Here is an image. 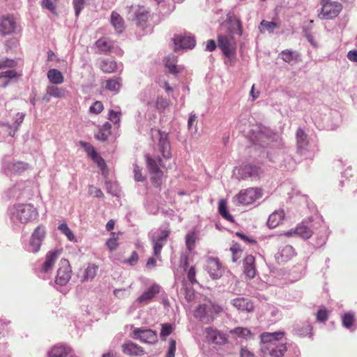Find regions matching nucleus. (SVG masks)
<instances>
[{
    "mask_svg": "<svg viewBox=\"0 0 357 357\" xmlns=\"http://www.w3.org/2000/svg\"><path fill=\"white\" fill-rule=\"evenodd\" d=\"M284 337V333H264L260 335L261 346L260 350L263 357H282L286 351L287 347L284 344L280 342Z\"/></svg>",
    "mask_w": 357,
    "mask_h": 357,
    "instance_id": "f257e3e1",
    "label": "nucleus"
},
{
    "mask_svg": "<svg viewBox=\"0 0 357 357\" xmlns=\"http://www.w3.org/2000/svg\"><path fill=\"white\" fill-rule=\"evenodd\" d=\"M10 218L13 222L28 224L37 219V209L30 204H19L14 205L10 210Z\"/></svg>",
    "mask_w": 357,
    "mask_h": 357,
    "instance_id": "f03ea898",
    "label": "nucleus"
},
{
    "mask_svg": "<svg viewBox=\"0 0 357 357\" xmlns=\"http://www.w3.org/2000/svg\"><path fill=\"white\" fill-rule=\"evenodd\" d=\"M170 158H146L148 169L151 175L152 183L158 187L162 183L163 172L162 168H165Z\"/></svg>",
    "mask_w": 357,
    "mask_h": 357,
    "instance_id": "7ed1b4c3",
    "label": "nucleus"
},
{
    "mask_svg": "<svg viewBox=\"0 0 357 357\" xmlns=\"http://www.w3.org/2000/svg\"><path fill=\"white\" fill-rule=\"evenodd\" d=\"M321 8L318 17L321 20H333L342 10V4L337 1L320 0Z\"/></svg>",
    "mask_w": 357,
    "mask_h": 357,
    "instance_id": "20e7f679",
    "label": "nucleus"
},
{
    "mask_svg": "<svg viewBox=\"0 0 357 357\" xmlns=\"http://www.w3.org/2000/svg\"><path fill=\"white\" fill-rule=\"evenodd\" d=\"M222 307L211 301L199 305L195 310L194 315L197 319L208 323L213 320L214 315L220 313Z\"/></svg>",
    "mask_w": 357,
    "mask_h": 357,
    "instance_id": "39448f33",
    "label": "nucleus"
},
{
    "mask_svg": "<svg viewBox=\"0 0 357 357\" xmlns=\"http://www.w3.org/2000/svg\"><path fill=\"white\" fill-rule=\"evenodd\" d=\"M234 174L238 179L252 181L259 179L263 174L261 168L255 165H243L234 169Z\"/></svg>",
    "mask_w": 357,
    "mask_h": 357,
    "instance_id": "423d86ee",
    "label": "nucleus"
},
{
    "mask_svg": "<svg viewBox=\"0 0 357 357\" xmlns=\"http://www.w3.org/2000/svg\"><path fill=\"white\" fill-rule=\"evenodd\" d=\"M218 42V47L226 57L231 58L235 55L236 43L231 35H220Z\"/></svg>",
    "mask_w": 357,
    "mask_h": 357,
    "instance_id": "0eeeda50",
    "label": "nucleus"
},
{
    "mask_svg": "<svg viewBox=\"0 0 357 357\" xmlns=\"http://www.w3.org/2000/svg\"><path fill=\"white\" fill-rule=\"evenodd\" d=\"M46 231L45 227L42 225L38 226L31 235L27 250L31 252H38L41 244L45 237Z\"/></svg>",
    "mask_w": 357,
    "mask_h": 357,
    "instance_id": "6e6552de",
    "label": "nucleus"
},
{
    "mask_svg": "<svg viewBox=\"0 0 357 357\" xmlns=\"http://www.w3.org/2000/svg\"><path fill=\"white\" fill-rule=\"evenodd\" d=\"M261 190L259 188H250L241 190L236 197V200L241 204L249 205L261 198Z\"/></svg>",
    "mask_w": 357,
    "mask_h": 357,
    "instance_id": "1a4fd4ad",
    "label": "nucleus"
},
{
    "mask_svg": "<svg viewBox=\"0 0 357 357\" xmlns=\"http://www.w3.org/2000/svg\"><path fill=\"white\" fill-rule=\"evenodd\" d=\"M55 282L61 286L66 285L71 278V267L68 260L62 259L59 261Z\"/></svg>",
    "mask_w": 357,
    "mask_h": 357,
    "instance_id": "9d476101",
    "label": "nucleus"
},
{
    "mask_svg": "<svg viewBox=\"0 0 357 357\" xmlns=\"http://www.w3.org/2000/svg\"><path fill=\"white\" fill-rule=\"evenodd\" d=\"M169 234V230L162 229L153 235L152 244L153 248V255L155 257H160L161 250L164 245L166 243Z\"/></svg>",
    "mask_w": 357,
    "mask_h": 357,
    "instance_id": "9b49d317",
    "label": "nucleus"
},
{
    "mask_svg": "<svg viewBox=\"0 0 357 357\" xmlns=\"http://www.w3.org/2000/svg\"><path fill=\"white\" fill-rule=\"evenodd\" d=\"M204 334L207 342L215 344H224L227 342V335L213 327L204 329Z\"/></svg>",
    "mask_w": 357,
    "mask_h": 357,
    "instance_id": "f8f14e48",
    "label": "nucleus"
},
{
    "mask_svg": "<svg viewBox=\"0 0 357 357\" xmlns=\"http://www.w3.org/2000/svg\"><path fill=\"white\" fill-rule=\"evenodd\" d=\"M132 337L148 344H153L157 341L156 333L151 329L135 328L132 331Z\"/></svg>",
    "mask_w": 357,
    "mask_h": 357,
    "instance_id": "ddd939ff",
    "label": "nucleus"
},
{
    "mask_svg": "<svg viewBox=\"0 0 357 357\" xmlns=\"http://www.w3.org/2000/svg\"><path fill=\"white\" fill-rule=\"evenodd\" d=\"M205 269L213 279L220 278L223 272L219 260L214 257H207L206 259Z\"/></svg>",
    "mask_w": 357,
    "mask_h": 357,
    "instance_id": "4468645a",
    "label": "nucleus"
},
{
    "mask_svg": "<svg viewBox=\"0 0 357 357\" xmlns=\"http://www.w3.org/2000/svg\"><path fill=\"white\" fill-rule=\"evenodd\" d=\"M174 51L180 49H192L195 45V40L190 36L175 35L174 38Z\"/></svg>",
    "mask_w": 357,
    "mask_h": 357,
    "instance_id": "2eb2a0df",
    "label": "nucleus"
},
{
    "mask_svg": "<svg viewBox=\"0 0 357 357\" xmlns=\"http://www.w3.org/2000/svg\"><path fill=\"white\" fill-rule=\"evenodd\" d=\"M16 29L15 19L11 15L2 16L0 22V33L6 36L15 32Z\"/></svg>",
    "mask_w": 357,
    "mask_h": 357,
    "instance_id": "dca6fc26",
    "label": "nucleus"
},
{
    "mask_svg": "<svg viewBox=\"0 0 357 357\" xmlns=\"http://www.w3.org/2000/svg\"><path fill=\"white\" fill-rule=\"evenodd\" d=\"M231 337L236 341H248L253 338V333L246 327H236L229 331Z\"/></svg>",
    "mask_w": 357,
    "mask_h": 357,
    "instance_id": "f3484780",
    "label": "nucleus"
},
{
    "mask_svg": "<svg viewBox=\"0 0 357 357\" xmlns=\"http://www.w3.org/2000/svg\"><path fill=\"white\" fill-rule=\"evenodd\" d=\"M160 287L157 284H153L147 288L142 294L139 296L136 302L141 304L149 303L157 294H159Z\"/></svg>",
    "mask_w": 357,
    "mask_h": 357,
    "instance_id": "a211bd4d",
    "label": "nucleus"
},
{
    "mask_svg": "<svg viewBox=\"0 0 357 357\" xmlns=\"http://www.w3.org/2000/svg\"><path fill=\"white\" fill-rule=\"evenodd\" d=\"M60 254L61 251L59 250H54L48 252L46 255L45 261L42 266L41 271L45 273H50L52 270Z\"/></svg>",
    "mask_w": 357,
    "mask_h": 357,
    "instance_id": "6ab92c4d",
    "label": "nucleus"
},
{
    "mask_svg": "<svg viewBox=\"0 0 357 357\" xmlns=\"http://www.w3.org/2000/svg\"><path fill=\"white\" fill-rule=\"evenodd\" d=\"M122 352L130 356H142L145 354L144 349L130 340L125 342L121 345Z\"/></svg>",
    "mask_w": 357,
    "mask_h": 357,
    "instance_id": "aec40b11",
    "label": "nucleus"
},
{
    "mask_svg": "<svg viewBox=\"0 0 357 357\" xmlns=\"http://www.w3.org/2000/svg\"><path fill=\"white\" fill-rule=\"evenodd\" d=\"M231 304L238 310L252 312L254 311V305L250 300L243 297H238L231 301Z\"/></svg>",
    "mask_w": 357,
    "mask_h": 357,
    "instance_id": "412c9836",
    "label": "nucleus"
},
{
    "mask_svg": "<svg viewBox=\"0 0 357 357\" xmlns=\"http://www.w3.org/2000/svg\"><path fill=\"white\" fill-rule=\"evenodd\" d=\"M28 165L20 160H13L3 165V169L6 174H19L24 171Z\"/></svg>",
    "mask_w": 357,
    "mask_h": 357,
    "instance_id": "4be33fe9",
    "label": "nucleus"
},
{
    "mask_svg": "<svg viewBox=\"0 0 357 357\" xmlns=\"http://www.w3.org/2000/svg\"><path fill=\"white\" fill-rule=\"evenodd\" d=\"M243 273L249 278L256 275L255 259L252 255H247L243 259Z\"/></svg>",
    "mask_w": 357,
    "mask_h": 357,
    "instance_id": "5701e85b",
    "label": "nucleus"
},
{
    "mask_svg": "<svg viewBox=\"0 0 357 357\" xmlns=\"http://www.w3.org/2000/svg\"><path fill=\"white\" fill-rule=\"evenodd\" d=\"M111 129L112 125L109 122L104 123L102 126L98 127L95 138L101 142L107 141L112 134Z\"/></svg>",
    "mask_w": 357,
    "mask_h": 357,
    "instance_id": "b1692460",
    "label": "nucleus"
},
{
    "mask_svg": "<svg viewBox=\"0 0 357 357\" xmlns=\"http://www.w3.org/2000/svg\"><path fill=\"white\" fill-rule=\"evenodd\" d=\"M160 135L158 148L162 156H169L171 155V147L167 139V135L158 130Z\"/></svg>",
    "mask_w": 357,
    "mask_h": 357,
    "instance_id": "393cba45",
    "label": "nucleus"
},
{
    "mask_svg": "<svg viewBox=\"0 0 357 357\" xmlns=\"http://www.w3.org/2000/svg\"><path fill=\"white\" fill-rule=\"evenodd\" d=\"M71 352V349L63 344L53 347L48 352V357H66Z\"/></svg>",
    "mask_w": 357,
    "mask_h": 357,
    "instance_id": "a878e982",
    "label": "nucleus"
},
{
    "mask_svg": "<svg viewBox=\"0 0 357 357\" xmlns=\"http://www.w3.org/2000/svg\"><path fill=\"white\" fill-rule=\"evenodd\" d=\"M284 217L283 210H276L272 213L268 219L267 225L270 228H275L280 225Z\"/></svg>",
    "mask_w": 357,
    "mask_h": 357,
    "instance_id": "bb28decb",
    "label": "nucleus"
},
{
    "mask_svg": "<svg viewBox=\"0 0 357 357\" xmlns=\"http://www.w3.org/2000/svg\"><path fill=\"white\" fill-rule=\"evenodd\" d=\"M21 77V74L15 69H8L0 73V79H3V87H6L11 79H17Z\"/></svg>",
    "mask_w": 357,
    "mask_h": 357,
    "instance_id": "cd10ccee",
    "label": "nucleus"
},
{
    "mask_svg": "<svg viewBox=\"0 0 357 357\" xmlns=\"http://www.w3.org/2000/svg\"><path fill=\"white\" fill-rule=\"evenodd\" d=\"M104 83L106 90L114 93H118L121 87V79L119 77H114L106 79Z\"/></svg>",
    "mask_w": 357,
    "mask_h": 357,
    "instance_id": "c85d7f7f",
    "label": "nucleus"
},
{
    "mask_svg": "<svg viewBox=\"0 0 357 357\" xmlns=\"http://www.w3.org/2000/svg\"><path fill=\"white\" fill-rule=\"evenodd\" d=\"M96 47L100 50V52L102 53H108L113 48L114 44L113 42L105 37L99 38L96 42Z\"/></svg>",
    "mask_w": 357,
    "mask_h": 357,
    "instance_id": "c756f323",
    "label": "nucleus"
},
{
    "mask_svg": "<svg viewBox=\"0 0 357 357\" xmlns=\"http://www.w3.org/2000/svg\"><path fill=\"white\" fill-rule=\"evenodd\" d=\"M101 70L107 74L114 73L117 70V63L112 59H103L100 63Z\"/></svg>",
    "mask_w": 357,
    "mask_h": 357,
    "instance_id": "7c9ffc66",
    "label": "nucleus"
},
{
    "mask_svg": "<svg viewBox=\"0 0 357 357\" xmlns=\"http://www.w3.org/2000/svg\"><path fill=\"white\" fill-rule=\"evenodd\" d=\"M98 266L93 264H89L84 270V273L81 278L82 282H86L93 280L98 272Z\"/></svg>",
    "mask_w": 357,
    "mask_h": 357,
    "instance_id": "2f4dec72",
    "label": "nucleus"
},
{
    "mask_svg": "<svg viewBox=\"0 0 357 357\" xmlns=\"http://www.w3.org/2000/svg\"><path fill=\"white\" fill-rule=\"evenodd\" d=\"M49 81L53 84H61L64 81V77L61 72L57 69H50L47 73Z\"/></svg>",
    "mask_w": 357,
    "mask_h": 357,
    "instance_id": "473e14b6",
    "label": "nucleus"
},
{
    "mask_svg": "<svg viewBox=\"0 0 357 357\" xmlns=\"http://www.w3.org/2000/svg\"><path fill=\"white\" fill-rule=\"evenodd\" d=\"M111 23L119 33L123 32L124 29V21L119 13L113 11L111 15Z\"/></svg>",
    "mask_w": 357,
    "mask_h": 357,
    "instance_id": "72a5a7b5",
    "label": "nucleus"
},
{
    "mask_svg": "<svg viewBox=\"0 0 357 357\" xmlns=\"http://www.w3.org/2000/svg\"><path fill=\"white\" fill-rule=\"evenodd\" d=\"M176 63L177 57L172 54L169 55L165 61V67L168 69L169 72L173 75H176L179 72Z\"/></svg>",
    "mask_w": 357,
    "mask_h": 357,
    "instance_id": "f704fd0d",
    "label": "nucleus"
},
{
    "mask_svg": "<svg viewBox=\"0 0 357 357\" xmlns=\"http://www.w3.org/2000/svg\"><path fill=\"white\" fill-rule=\"evenodd\" d=\"M228 22L231 24L234 31H236L237 34L240 36L243 35V25L239 18L234 14H232L229 15Z\"/></svg>",
    "mask_w": 357,
    "mask_h": 357,
    "instance_id": "c9c22d12",
    "label": "nucleus"
},
{
    "mask_svg": "<svg viewBox=\"0 0 357 357\" xmlns=\"http://www.w3.org/2000/svg\"><path fill=\"white\" fill-rule=\"evenodd\" d=\"M296 136L297 146L298 149H303L307 146V135L303 129L298 128L296 131Z\"/></svg>",
    "mask_w": 357,
    "mask_h": 357,
    "instance_id": "e433bc0d",
    "label": "nucleus"
},
{
    "mask_svg": "<svg viewBox=\"0 0 357 357\" xmlns=\"http://www.w3.org/2000/svg\"><path fill=\"white\" fill-rule=\"evenodd\" d=\"M148 19L149 12L144 7H139L136 12L137 24L144 28Z\"/></svg>",
    "mask_w": 357,
    "mask_h": 357,
    "instance_id": "4c0bfd02",
    "label": "nucleus"
},
{
    "mask_svg": "<svg viewBox=\"0 0 357 357\" xmlns=\"http://www.w3.org/2000/svg\"><path fill=\"white\" fill-rule=\"evenodd\" d=\"M312 330V326L308 323L302 325L296 324L294 328V333L300 336H305L308 334H311Z\"/></svg>",
    "mask_w": 357,
    "mask_h": 357,
    "instance_id": "58836bf2",
    "label": "nucleus"
},
{
    "mask_svg": "<svg viewBox=\"0 0 357 357\" xmlns=\"http://www.w3.org/2000/svg\"><path fill=\"white\" fill-rule=\"evenodd\" d=\"M47 96L61 98L65 96L66 91L65 89L59 88L56 86H49L47 87Z\"/></svg>",
    "mask_w": 357,
    "mask_h": 357,
    "instance_id": "ea45409f",
    "label": "nucleus"
},
{
    "mask_svg": "<svg viewBox=\"0 0 357 357\" xmlns=\"http://www.w3.org/2000/svg\"><path fill=\"white\" fill-rule=\"evenodd\" d=\"M342 321L343 326L346 328L349 329L350 331H354L356 328L354 326L355 317L353 313H345L342 317Z\"/></svg>",
    "mask_w": 357,
    "mask_h": 357,
    "instance_id": "a19ab883",
    "label": "nucleus"
},
{
    "mask_svg": "<svg viewBox=\"0 0 357 357\" xmlns=\"http://www.w3.org/2000/svg\"><path fill=\"white\" fill-rule=\"evenodd\" d=\"M295 255L294 249L291 245H285L280 252L282 261H286L292 258Z\"/></svg>",
    "mask_w": 357,
    "mask_h": 357,
    "instance_id": "79ce46f5",
    "label": "nucleus"
},
{
    "mask_svg": "<svg viewBox=\"0 0 357 357\" xmlns=\"http://www.w3.org/2000/svg\"><path fill=\"white\" fill-rule=\"evenodd\" d=\"M297 236L304 239L310 238L312 235V230L303 224L298 225L296 227Z\"/></svg>",
    "mask_w": 357,
    "mask_h": 357,
    "instance_id": "37998d69",
    "label": "nucleus"
},
{
    "mask_svg": "<svg viewBox=\"0 0 357 357\" xmlns=\"http://www.w3.org/2000/svg\"><path fill=\"white\" fill-rule=\"evenodd\" d=\"M58 229L64 234L67 238L72 242H76L77 239L71 229L68 227L66 223H62L58 227Z\"/></svg>",
    "mask_w": 357,
    "mask_h": 357,
    "instance_id": "c03bdc74",
    "label": "nucleus"
},
{
    "mask_svg": "<svg viewBox=\"0 0 357 357\" xmlns=\"http://www.w3.org/2000/svg\"><path fill=\"white\" fill-rule=\"evenodd\" d=\"M282 59L287 63L296 61L298 57V54L295 51H290L289 50H283L280 54Z\"/></svg>",
    "mask_w": 357,
    "mask_h": 357,
    "instance_id": "a18cd8bd",
    "label": "nucleus"
},
{
    "mask_svg": "<svg viewBox=\"0 0 357 357\" xmlns=\"http://www.w3.org/2000/svg\"><path fill=\"white\" fill-rule=\"evenodd\" d=\"M218 211L220 214L227 220L229 222H234L233 217L227 210L226 202L225 200L221 199L219 202Z\"/></svg>",
    "mask_w": 357,
    "mask_h": 357,
    "instance_id": "49530a36",
    "label": "nucleus"
},
{
    "mask_svg": "<svg viewBox=\"0 0 357 357\" xmlns=\"http://www.w3.org/2000/svg\"><path fill=\"white\" fill-rule=\"evenodd\" d=\"M94 163H96L100 168L102 174L107 177L109 174V170L107 167L106 163L103 160V158H91Z\"/></svg>",
    "mask_w": 357,
    "mask_h": 357,
    "instance_id": "de8ad7c7",
    "label": "nucleus"
},
{
    "mask_svg": "<svg viewBox=\"0 0 357 357\" xmlns=\"http://www.w3.org/2000/svg\"><path fill=\"white\" fill-rule=\"evenodd\" d=\"M196 234L194 231L188 232L185 236V245L189 251H192L195 248Z\"/></svg>",
    "mask_w": 357,
    "mask_h": 357,
    "instance_id": "09e8293b",
    "label": "nucleus"
},
{
    "mask_svg": "<svg viewBox=\"0 0 357 357\" xmlns=\"http://www.w3.org/2000/svg\"><path fill=\"white\" fill-rule=\"evenodd\" d=\"M118 235H116L115 233L112 232L111 233V237L106 241V245L109 250V251L112 252L115 250L119 244H118Z\"/></svg>",
    "mask_w": 357,
    "mask_h": 357,
    "instance_id": "8fccbe9b",
    "label": "nucleus"
},
{
    "mask_svg": "<svg viewBox=\"0 0 357 357\" xmlns=\"http://www.w3.org/2000/svg\"><path fill=\"white\" fill-rule=\"evenodd\" d=\"M278 25L274 22H268L266 20H262L260 23L259 29L261 32H264L265 31H268L269 32H273V29L277 27Z\"/></svg>",
    "mask_w": 357,
    "mask_h": 357,
    "instance_id": "3c124183",
    "label": "nucleus"
},
{
    "mask_svg": "<svg viewBox=\"0 0 357 357\" xmlns=\"http://www.w3.org/2000/svg\"><path fill=\"white\" fill-rule=\"evenodd\" d=\"M17 65V62L11 59L6 58L0 60V70H3L6 68L13 69Z\"/></svg>",
    "mask_w": 357,
    "mask_h": 357,
    "instance_id": "603ef678",
    "label": "nucleus"
},
{
    "mask_svg": "<svg viewBox=\"0 0 357 357\" xmlns=\"http://www.w3.org/2000/svg\"><path fill=\"white\" fill-rule=\"evenodd\" d=\"M276 136V134L273 132L271 130L267 128H262L260 129L259 132V139H263L264 138L269 140V139H273Z\"/></svg>",
    "mask_w": 357,
    "mask_h": 357,
    "instance_id": "864d4df0",
    "label": "nucleus"
},
{
    "mask_svg": "<svg viewBox=\"0 0 357 357\" xmlns=\"http://www.w3.org/2000/svg\"><path fill=\"white\" fill-rule=\"evenodd\" d=\"M121 117V112H116L113 109L109 110L108 119L114 125L119 124Z\"/></svg>",
    "mask_w": 357,
    "mask_h": 357,
    "instance_id": "5fc2aeb1",
    "label": "nucleus"
},
{
    "mask_svg": "<svg viewBox=\"0 0 357 357\" xmlns=\"http://www.w3.org/2000/svg\"><path fill=\"white\" fill-rule=\"evenodd\" d=\"M104 106L102 102L97 100L89 107V112L94 114H99L102 112Z\"/></svg>",
    "mask_w": 357,
    "mask_h": 357,
    "instance_id": "6e6d98bb",
    "label": "nucleus"
},
{
    "mask_svg": "<svg viewBox=\"0 0 357 357\" xmlns=\"http://www.w3.org/2000/svg\"><path fill=\"white\" fill-rule=\"evenodd\" d=\"M230 251L232 254V261L233 262H236L240 258L242 250L238 244H234L230 248Z\"/></svg>",
    "mask_w": 357,
    "mask_h": 357,
    "instance_id": "4d7b16f0",
    "label": "nucleus"
},
{
    "mask_svg": "<svg viewBox=\"0 0 357 357\" xmlns=\"http://www.w3.org/2000/svg\"><path fill=\"white\" fill-rule=\"evenodd\" d=\"M174 330L173 326L171 324H164L162 325L160 331V336L162 339H165Z\"/></svg>",
    "mask_w": 357,
    "mask_h": 357,
    "instance_id": "13d9d810",
    "label": "nucleus"
},
{
    "mask_svg": "<svg viewBox=\"0 0 357 357\" xmlns=\"http://www.w3.org/2000/svg\"><path fill=\"white\" fill-rule=\"evenodd\" d=\"M23 184L20 183V184H17V185H15L13 188L12 189H10L8 190V197L10 198H16V199H18L20 198V197L23 196L22 193V192H20V190L21 189V186Z\"/></svg>",
    "mask_w": 357,
    "mask_h": 357,
    "instance_id": "bf43d9fd",
    "label": "nucleus"
},
{
    "mask_svg": "<svg viewBox=\"0 0 357 357\" xmlns=\"http://www.w3.org/2000/svg\"><path fill=\"white\" fill-rule=\"evenodd\" d=\"M80 144L86 152L88 156H97L94 147L90 143L81 142Z\"/></svg>",
    "mask_w": 357,
    "mask_h": 357,
    "instance_id": "052dcab7",
    "label": "nucleus"
},
{
    "mask_svg": "<svg viewBox=\"0 0 357 357\" xmlns=\"http://www.w3.org/2000/svg\"><path fill=\"white\" fill-rule=\"evenodd\" d=\"M24 119V114H22V113H17V118H16V120H15V121L14 123L15 130L13 132L12 131H9L8 132V135H10V136H14L15 135V133L17 130L18 127L23 122Z\"/></svg>",
    "mask_w": 357,
    "mask_h": 357,
    "instance_id": "680f3d73",
    "label": "nucleus"
},
{
    "mask_svg": "<svg viewBox=\"0 0 357 357\" xmlns=\"http://www.w3.org/2000/svg\"><path fill=\"white\" fill-rule=\"evenodd\" d=\"M73 4L75 8V15L78 17L82 10L84 8L85 0H73Z\"/></svg>",
    "mask_w": 357,
    "mask_h": 357,
    "instance_id": "e2e57ef3",
    "label": "nucleus"
},
{
    "mask_svg": "<svg viewBox=\"0 0 357 357\" xmlns=\"http://www.w3.org/2000/svg\"><path fill=\"white\" fill-rule=\"evenodd\" d=\"M133 172H134V178L136 181L142 182L145 180V177L143 176V175L142 174V169L138 165H134Z\"/></svg>",
    "mask_w": 357,
    "mask_h": 357,
    "instance_id": "0e129e2a",
    "label": "nucleus"
},
{
    "mask_svg": "<svg viewBox=\"0 0 357 357\" xmlns=\"http://www.w3.org/2000/svg\"><path fill=\"white\" fill-rule=\"evenodd\" d=\"M54 0H43L42 1V6L50 11H51L52 13H56V7L54 5Z\"/></svg>",
    "mask_w": 357,
    "mask_h": 357,
    "instance_id": "69168bd1",
    "label": "nucleus"
},
{
    "mask_svg": "<svg viewBox=\"0 0 357 357\" xmlns=\"http://www.w3.org/2000/svg\"><path fill=\"white\" fill-rule=\"evenodd\" d=\"M176 351V341L173 339L169 340V347L166 357H174Z\"/></svg>",
    "mask_w": 357,
    "mask_h": 357,
    "instance_id": "338daca9",
    "label": "nucleus"
},
{
    "mask_svg": "<svg viewBox=\"0 0 357 357\" xmlns=\"http://www.w3.org/2000/svg\"><path fill=\"white\" fill-rule=\"evenodd\" d=\"M288 357H299L300 350L297 346H291L288 350Z\"/></svg>",
    "mask_w": 357,
    "mask_h": 357,
    "instance_id": "774afa93",
    "label": "nucleus"
}]
</instances>
